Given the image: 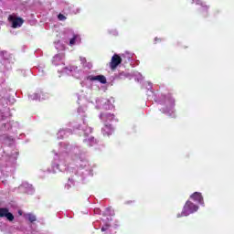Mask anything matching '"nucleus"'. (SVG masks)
Segmentation results:
<instances>
[{
  "label": "nucleus",
  "instance_id": "9d476101",
  "mask_svg": "<svg viewBox=\"0 0 234 234\" xmlns=\"http://www.w3.org/2000/svg\"><path fill=\"white\" fill-rule=\"evenodd\" d=\"M109 129V126H105V128L102 129V133L103 134H107V136H109V134H111V132H107Z\"/></svg>",
  "mask_w": 234,
  "mask_h": 234
},
{
  "label": "nucleus",
  "instance_id": "2eb2a0df",
  "mask_svg": "<svg viewBox=\"0 0 234 234\" xmlns=\"http://www.w3.org/2000/svg\"><path fill=\"white\" fill-rule=\"evenodd\" d=\"M177 217H180V215H178Z\"/></svg>",
  "mask_w": 234,
  "mask_h": 234
},
{
  "label": "nucleus",
  "instance_id": "6e6552de",
  "mask_svg": "<svg viewBox=\"0 0 234 234\" xmlns=\"http://www.w3.org/2000/svg\"><path fill=\"white\" fill-rule=\"evenodd\" d=\"M28 220H29V222H36L37 218L34 215L29 214L28 215Z\"/></svg>",
  "mask_w": 234,
  "mask_h": 234
},
{
  "label": "nucleus",
  "instance_id": "f257e3e1",
  "mask_svg": "<svg viewBox=\"0 0 234 234\" xmlns=\"http://www.w3.org/2000/svg\"><path fill=\"white\" fill-rule=\"evenodd\" d=\"M197 211H198V206L195 205L191 201H186L183 207L181 217H187L188 215H191V213H195Z\"/></svg>",
  "mask_w": 234,
  "mask_h": 234
},
{
  "label": "nucleus",
  "instance_id": "f8f14e48",
  "mask_svg": "<svg viewBox=\"0 0 234 234\" xmlns=\"http://www.w3.org/2000/svg\"><path fill=\"white\" fill-rule=\"evenodd\" d=\"M154 41H155V43H158V42L162 41V39H161V38H158V37H155V38H154Z\"/></svg>",
  "mask_w": 234,
  "mask_h": 234
},
{
  "label": "nucleus",
  "instance_id": "7ed1b4c3",
  "mask_svg": "<svg viewBox=\"0 0 234 234\" xmlns=\"http://www.w3.org/2000/svg\"><path fill=\"white\" fill-rule=\"evenodd\" d=\"M8 21L12 23L13 28H19V27H23V23H25V20L23 18L14 16V15H10L8 16Z\"/></svg>",
  "mask_w": 234,
  "mask_h": 234
},
{
  "label": "nucleus",
  "instance_id": "1a4fd4ad",
  "mask_svg": "<svg viewBox=\"0 0 234 234\" xmlns=\"http://www.w3.org/2000/svg\"><path fill=\"white\" fill-rule=\"evenodd\" d=\"M58 19L59 21H65V19H67V16H65L63 14H58Z\"/></svg>",
  "mask_w": 234,
  "mask_h": 234
},
{
  "label": "nucleus",
  "instance_id": "39448f33",
  "mask_svg": "<svg viewBox=\"0 0 234 234\" xmlns=\"http://www.w3.org/2000/svg\"><path fill=\"white\" fill-rule=\"evenodd\" d=\"M191 198L195 200V202H197L201 206H204V197H202V194L199 192H195L191 195Z\"/></svg>",
  "mask_w": 234,
  "mask_h": 234
},
{
  "label": "nucleus",
  "instance_id": "ddd939ff",
  "mask_svg": "<svg viewBox=\"0 0 234 234\" xmlns=\"http://www.w3.org/2000/svg\"><path fill=\"white\" fill-rule=\"evenodd\" d=\"M101 231H107V228L102 227Z\"/></svg>",
  "mask_w": 234,
  "mask_h": 234
},
{
  "label": "nucleus",
  "instance_id": "4468645a",
  "mask_svg": "<svg viewBox=\"0 0 234 234\" xmlns=\"http://www.w3.org/2000/svg\"><path fill=\"white\" fill-rule=\"evenodd\" d=\"M184 48H187V47H184Z\"/></svg>",
  "mask_w": 234,
  "mask_h": 234
},
{
  "label": "nucleus",
  "instance_id": "0eeeda50",
  "mask_svg": "<svg viewBox=\"0 0 234 234\" xmlns=\"http://www.w3.org/2000/svg\"><path fill=\"white\" fill-rule=\"evenodd\" d=\"M91 80L93 81H100V83H102L103 85H105V83H107V78H105V76H103V75L93 76V77H91Z\"/></svg>",
  "mask_w": 234,
  "mask_h": 234
},
{
  "label": "nucleus",
  "instance_id": "423d86ee",
  "mask_svg": "<svg viewBox=\"0 0 234 234\" xmlns=\"http://www.w3.org/2000/svg\"><path fill=\"white\" fill-rule=\"evenodd\" d=\"M192 3L195 5H197L198 6H202V8L206 11V14L203 16V17H207V8H209L206 3L202 2V0H192Z\"/></svg>",
  "mask_w": 234,
  "mask_h": 234
},
{
  "label": "nucleus",
  "instance_id": "20e7f679",
  "mask_svg": "<svg viewBox=\"0 0 234 234\" xmlns=\"http://www.w3.org/2000/svg\"><path fill=\"white\" fill-rule=\"evenodd\" d=\"M9 220V222H12L14 220V214L10 213L8 208L6 207H0V218H5Z\"/></svg>",
  "mask_w": 234,
  "mask_h": 234
},
{
  "label": "nucleus",
  "instance_id": "f03ea898",
  "mask_svg": "<svg viewBox=\"0 0 234 234\" xmlns=\"http://www.w3.org/2000/svg\"><path fill=\"white\" fill-rule=\"evenodd\" d=\"M122 58L120 57V55L118 54H114L112 57V59L109 63V67L111 69V70H116V69H118V66L119 65H122Z\"/></svg>",
  "mask_w": 234,
  "mask_h": 234
},
{
  "label": "nucleus",
  "instance_id": "9b49d317",
  "mask_svg": "<svg viewBox=\"0 0 234 234\" xmlns=\"http://www.w3.org/2000/svg\"><path fill=\"white\" fill-rule=\"evenodd\" d=\"M69 45H76V37H73L69 40Z\"/></svg>",
  "mask_w": 234,
  "mask_h": 234
}]
</instances>
